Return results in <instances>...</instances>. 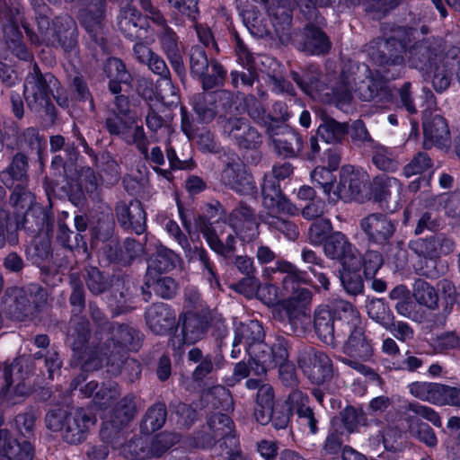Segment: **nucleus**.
<instances>
[{"instance_id":"16","label":"nucleus","mask_w":460,"mask_h":460,"mask_svg":"<svg viewBox=\"0 0 460 460\" xmlns=\"http://www.w3.org/2000/svg\"><path fill=\"white\" fill-rule=\"evenodd\" d=\"M48 77L50 76L48 75L43 76L39 67L34 65L32 71L28 74L25 79L23 91L25 100L28 106L37 112L43 111L49 113L52 110L47 84Z\"/></svg>"},{"instance_id":"39","label":"nucleus","mask_w":460,"mask_h":460,"mask_svg":"<svg viewBox=\"0 0 460 460\" xmlns=\"http://www.w3.org/2000/svg\"><path fill=\"white\" fill-rule=\"evenodd\" d=\"M302 44V49L312 55L325 53L330 49V42L325 34L314 26H307L305 29Z\"/></svg>"},{"instance_id":"9","label":"nucleus","mask_w":460,"mask_h":460,"mask_svg":"<svg viewBox=\"0 0 460 460\" xmlns=\"http://www.w3.org/2000/svg\"><path fill=\"white\" fill-rule=\"evenodd\" d=\"M411 250L420 258L425 260V266L420 269L422 275L428 278H437L439 274L437 269V259L442 254H448L454 250V242L442 235L429 238H417L410 243Z\"/></svg>"},{"instance_id":"34","label":"nucleus","mask_w":460,"mask_h":460,"mask_svg":"<svg viewBox=\"0 0 460 460\" xmlns=\"http://www.w3.org/2000/svg\"><path fill=\"white\" fill-rule=\"evenodd\" d=\"M230 225L236 234L243 239L252 238L257 231V224L250 208L241 205L230 215Z\"/></svg>"},{"instance_id":"45","label":"nucleus","mask_w":460,"mask_h":460,"mask_svg":"<svg viewBox=\"0 0 460 460\" xmlns=\"http://www.w3.org/2000/svg\"><path fill=\"white\" fill-rule=\"evenodd\" d=\"M361 266L362 261L360 260V266L358 268L353 269L349 265H346L342 266V270H341V282L345 290L351 295L359 294L363 290V280L359 274Z\"/></svg>"},{"instance_id":"53","label":"nucleus","mask_w":460,"mask_h":460,"mask_svg":"<svg viewBox=\"0 0 460 460\" xmlns=\"http://www.w3.org/2000/svg\"><path fill=\"white\" fill-rule=\"evenodd\" d=\"M75 185L79 192L76 198L78 200L85 193L92 195L97 189V181L93 171L89 167L83 168L78 174Z\"/></svg>"},{"instance_id":"60","label":"nucleus","mask_w":460,"mask_h":460,"mask_svg":"<svg viewBox=\"0 0 460 460\" xmlns=\"http://www.w3.org/2000/svg\"><path fill=\"white\" fill-rule=\"evenodd\" d=\"M383 264L382 255L374 251L367 252L363 259L364 272L367 278H372Z\"/></svg>"},{"instance_id":"58","label":"nucleus","mask_w":460,"mask_h":460,"mask_svg":"<svg viewBox=\"0 0 460 460\" xmlns=\"http://www.w3.org/2000/svg\"><path fill=\"white\" fill-rule=\"evenodd\" d=\"M431 166V160L424 153H419L412 160L404 167L403 173L406 177L422 173Z\"/></svg>"},{"instance_id":"46","label":"nucleus","mask_w":460,"mask_h":460,"mask_svg":"<svg viewBox=\"0 0 460 460\" xmlns=\"http://www.w3.org/2000/svg\"><path fill=\"white\" fill-rule=\"evenodd\" d=\"M429 345L437 354L460 349V336L455 332H446L432 337Z\"/></svg>"},{"instance_id":"18","label":"nucleus","mask_w":460,"mask_h":460,"mask_svg":"<svg viewBox=\"0 0 460 460\" xmlns=\"http://www.w3.org/2000/svg\"><path fill=\"white\" fill-rule=\"evenodd\" d=\"M343 305H350L348 302H340L334 313L325 307L316 310L314 315V328L319 338L327 345L335 346L337 340L341 337V327L338 322L343 311Z\"/></svg>"},{"instance_id":"63","label":"nucleus","mask_w":460,"mask_h":460,"mask_svg":"<svg viewBox=\"0 0 460 460\" xmlns=\"http://www.w3.org/2000/svg\"><path fill=\"white\" fill-rule=\"evenodd\" d=\"M402 431L398 428L389 427L385 429L383 434V443L386 450L397 451L402 447L400 441Z\"/></svg>"},{"instance_id":"49","label":"nucleus","mask_w":460,"mask_h":460,"mask_svg":"<svg viewBox=\"0 0 460 460\" xmlns=\"http://www.w3.org/2000/svg\"><path fill=\"white\" fill-rule=\"evenodd\" d=\"M373 164L382 171L394 172L398 169L399 162L394 150L385 146H376L372 156Z\"/></svg>"},{"instance_id":"15","label":"nucleus","mask_w":460,"mask_h":460,"mask_svg":"<svg viewBox=\"0 0 460 460\" xmlns=\"http://www.w3.org/2000/svg\"><path fill=\"white\" fill-rule=\"evenodd\" d=\"M298 366L314 384H323L332 375V364L326 353L307 347L299 352Z\"/></svg>"},{"instance_id":"54","label":"nucleus","mask_w":460,"mask_h":460,"mask_svg":"<svg viewBox=\"0 0 460 460\" xmlns=\"http://www.w3.org/2000/svg\"><path fill=\"white\" fill-rule=\"evenodd\" d=\"M393 318L392 316L389 321L380 318L381 325L401 341L411 340L413 338V331L410 325L402 321L394 322Z\"/></svg>"},{"instance_id":"30","label":"nucleus","mask_w":460,"mask_h":460,"mask_svg":"<svg viewBox=\"0 0 460 460\" xmlns=\"http://www.w3.org/2000/svg\"><path fill=\"white\" fill-rule=\"evenodd\" d=\"M27 158L22 154L14 155L11 165L1 172L2 182L9 189H13L18 195L24 190L27 182Z\"/></svg>"},{"instance_id":"26","label":"nucleus","mask_w":460,"mask_h":460,"mask_svg":"<svg viewBox=\"0 0 460 460\" xmlns=\"http://www.w3.org/2000/svg\"><path fill=\"white\" fill-rule=\"evenodd\" d=\"M33 447L26 440L18 441L5 429H0V460H32Z\"/></svg>"},{"instance_id":"22","label":"nucleus","mask_w":460,"mask_h":460,"mask_svg":"<svg viewBox=\"0 0 460 460\" xmlns=\"http://www.w3.org/2000/svg\"><path fill=\"white\" fill-rule=\"evenodd\" d=\"M323 250L327 257L340 261L342 266L349 265L353 269L360 266V257L356 249L341 232L333 233L325 240Z\"/></svg>"},{"instance_id":"64","label":"nucleus","mask_w":460,"mask_h":460,"mask_svg":"<svg viewBox=\"0 0 460 460\" xmlns=\"http://www.w3.org/2000/svg\"><path fill=\"white\" fill-rule=\"evenodd\" d=\"M288 358V352L287 351V357L283 360H276L275 365L270 367L269 369L279 367L282 381L286 385H292L296 383V377L294 366L287 362Z\"/></svg>"},{"instance_id":"62","label":"nucleus","mask_w":460,"mask_h":460,"mask_svg":"<svg viewBox=\"0 0 460 460\" xmlns=\"http://www.w3.org/2000/svg\"><path fill=\"white\" fill-rule=\"evenodd\" d=\"M444 405L460 408V387L442 385L438 406Z\"/></svg>"},{"instance_id":"3","label":"nucleus","mask_w":460,"mask_h":460,"mask_svg":"<svg viewBox=\"0 0 460 460\" xmlns=\"http://www.w3.org/2000/svg\"><path fill=\"white\" fill-rule=\"evenodd\" d=\"M376 45L379 49L377 52L371 50L372 46L369 47L368 55L371 59L379 66L399 67V72L404 65L402 52L408 58L410 66L420 70L432 68L434 62L438 58L425 41L415 44L407 51L404 50L402 42L394 39L380 40Z\"/></svg>"},{"instance_id":"17","label":"nucleus","mask_w":460,"mask_h":460,"mask_svg":"<svg viewBox=\"0 0 460 460\" xmlns=\"http://www.w3.org/2000/svg\"><path fill=\"white\" fill-rule=\"evenodd\" d=\"M396 227V222L382 213L369 214L360 221V228L368 242L380 246L390 243Z\"/></svg>"},{"instance_id":"61","label":"nucleus","mask_w":460,"mask_h":460,"mask_svg":"<svg viewBox=\"0 0 460 460\" xmlns=\"http://www.w3.org/2000/svg\"><path fill=\"white\" fill-rule=\"evenodd\" d=\"M367 307L368 315L379 324H381L380 318L389 321L393 316L382 299L372 300Z\"/></svg>"},{"instance_id":"29","label":"nucleus","mask_w":460,"mask_h":460,"mask_svg":"<svg viewBox=\"0 0 460 460\" xmlns=\"http://www.w3.org/2000/svg\"><path fill=\"white\" fill-rule=\"evenodd\" d=\"M424 146H438L446 147L449 144V129L446 119L439 114L431 119H425L423 122Z\"/></svg>"},{"instance_id":"12","label":"nucleus","mask_w":460,"mask_h":460,"mask_svg":"<svg viewBox=\"0 0 460 460\" xmlns=\"http://www.w3.org/2000/svg\"><path fill=\"white\" fill-rule=\"evenodd\" d=\"M190 66L191 74L201 79L205 90L220 85L226 74L223 66L216 60L208 62L204 49L199 46H194L190 49Z\"/></svg>"},{"instance_id":"38","label":"nucleus","mask_w":460,"mask_h":460,"mask_svg":"<svg viewBox=\"0 0 460 460\" xmlns=\"http://www.w3.org/2000/svg\"><path fill=\"white\" fill-rule=\"evenodd\" d=\"M199 227L214 252L225 257L229 256L234 252L235 239L232 234H228L226 243H223L214 230L201 217H199Z\"/></svg>"},{"instance_id":"47","label":"nucleus","mask_w":460,"mask_h":460,"mask_svg":"<svg viewBox=\"0 0 460 460\" xmlns=\"http://www.w3.org/2000/svg\"><path fill=\"white\" fill-rule=\"evenodd\" d=\"M413 296L415 300L429 309L438 305V296L435 289L426 281L417 279L413 285Z\"/></svg>"},{"instance_id":"59","label":"nucleus","mask_w":460,"mask_h":460,"mask_svg":"<svg viewBox=\"0 0 460 460\" xmlns=\"http://www.w3.org/2000/svg\"><path fill=\"white\" fill-rule=\"evenodd\" d=\"M260 281L253 276H247L243 278L236 284L233 285L232 288L236 292L243 295L248 298L258 296L260 290Z\"/></svg>"},{"instance_id":"32","label":"nucleus","mask_w":460,"mask_h":460,"mask_svg":"<svg viewBox=\"0 0 460 460\" xmlns=\"http://www.w3.org/2000/svg\"><path fill=\"white\" fill-rule=\"evenodd\" d=\"M80 391L85 397H93L94 404L101 409L110 406L120 394L115 383L103 384L99 387L96 382L90 381L80 387Z\"/></svg>"},{"instance_id":"48","label":"nucleus","mask_w":460,"mask_h":460,"mask_svg":"<svg viewBox=\"0 0 460 460\" xmlns=\"http://www.w3.org/2000/svg\"><path fill=\"white\" fill-rule=\"evenodd\" d=\"M334 171L324 166H317L311 172V179L314 182L317 183L323 190L329 202L332 203V196L333 190H335L334 183L336 182V176Z\"/></svg>"},{"instance_id":"25","label":"nucleus","mask_w":460,"mask_h":460,"mask_svg":"<svg viewBox=\"0 0 460 460\" xmlns=\"http://www.w3.org/2000/svg\"><path fill=\"white\" fill-rule=\"evenodd\" d=\"M222 181L234 191L241 194H251L255 189L254 181L245 166L240 161L228 164L221 174Z\"/></svg>"},{"instance_id":"4","label":"nucleus","mask_w":460,"mask_h":460,"mask_svg":"<svg viewBox=\"0 0 460 460\" xmlns=\"http://www.w3.org/2000/svg\"><path fill=\"white\" fill-rule=\"evenodd\" d=\"M277 271L287 274L283 279V286L290 295L282 305L287 312L289 323L291 324H296L297 321L304 323L307 319L305 305L311 300V292L300 285L305 283L307 274L297 270L289 261L279 260L275 267L265 268L263 275L269 278Z\"/></svg>"},{"instance_id":"6","label":"nucleus","mask_w":460,"mask_h":460,"mask_svg":"<svg viewBox=\"0 0 460 460\" xmlns=\"http://www.w3.org/2000/svg\"><path fill=\"white\" fill-rule=\"evenodd\" d=\"M96 419L86 409L77 408L66 411L62 409L52 411L46 415V425L52 431H60L62 438L69 444H78L86 438L88 431Z\"/></svg>"},{"instance_id":"35","label":"nucleus","mask_w":460,"mask_h":460,"mask_svg":"<svg viewBox=\"0 0 460 460\" xmlns=\"http://www.w3.org/2000/svg\"><path fill=\"white\" fill-rule=\"evenodd\" d=\"M166 232L172 236L177 243L184 250L187 256L190 260H199L205 268L208 269L210 274H213L212 269L209 265V261L207 252L202 248L195 247L194 251L191 250L189 241L184 234L181 233L180 226L173 220H167L164 224Z\"/></svg>"},{"instance_id":"13","label":"nucleus","mask_w":460,"mask_h":460,"mask_svg":"<svg viewBox=\"0 0 460 460\" xmlns=\"http://www.w3.org/2000/svg\"><path fill=\"white\" fill-rule=\"evenodd\" d=\"M367 180L368 175L363 169L350 164L343 165L340 171L339 183L331 195L332 203L358 199Z\"/></svg>"},{"instance_id":"44","label":"nucleus","mask_w":460,"mask_h":460,"mask_svg":"<svg viewBox=\"0 0 460 460\" xmlns=\"http://www.w3.org/2000/svg\"><path fill=\"white\" fill-rule=\"evenodd\" d=\"M346 131V124L326 118L318 126L317 135L326 143H336L342 139Z\"/></svg>"},{"instance_id":"33","label":"nucleus","mask_w":460,"mask_h":460,"mask_svg":"<svg viewBox=\"0 0 460 460\" xmlns=\"http://www.w3.org/2000/svg\"><path fill=\"white\" fill-rule=\"evenodd\" d=\"M146 320L155 333L162 334L173 326L175 314L164 303L154 304L146 310Z\"/></svg>"},{"instance_id":"24","label":"nucleus","mask_w":460,"mask_h":460,"mask_svg":"<svg viewBox=\"0 0 460 460\" xmlns=\"http://www.w3.org/2000/svg\"><path fill=\"white\" fill-rule=\"evenodd\" d=\"M208 427L214 439H224L226 447V455L230 457L238 453V439L234 434V423L229 416L226 414H215L208 420Z\"/></svg>"},{"instance_id":"7","label":"nucleus","mask_w":460,"mask_h":460,"mask_svg":"<svg viewBox=\"0 0 460 460\" xmlns=\"http://www.w3.org/2000/svg\"><path fill=\"white\" fill-rule=\"evenodd\" d=\"M140 3L146 12V17H143L136 8L128 6L120 12L118 25L126 37L151 43L155 40V32L150 29L147 20H151L157 26H164L165 20L160 11L152 5L150 0H141Z\"/></svg>"},{"instance_id":"37","label":"nucleus","mask_w":460,"mask_h":460,"mask_svg":"<svg viewBox=\"0 0 460 460\" xmlns=\"http://www.w3.org/2000/svg\"><path fill=\"white\" fill-rule=\"evenodd\" d=\"M164 25H165V23ZM162 27L164 28V31L161 39L163 49L173 69L181 75L184 72V66L182 64L181 49L177 42V37L171 29L164 26Z\"/></svg>"},{"instance_id":"52","label":"nucleus","mask_w":460,"mask_h":460,"mask_svg":"<svg viewBox=\"0 0 460 460\" xmlns=\"http://www.w3.org/2000/svg\"><path fill=\"white\" fill-rule=\"evenodd\" d=\"M432 84L437 92H443L448 88L451 82V72L443 59L438 58L433 64Z\"/></svg>"},{"instance_id":"19","label":"nucleus","mask_w":460,"mask_h":460,"mask_svg":"<svg viewBox=\"0 0 460 460\" xmlns=\"http://www.w3.org/2000/svg\"><path fill=\"white\" fill-rule=\"evenodd\" d=\"M402 190V184L394 177L381 175L374 178L372 181L371 192L374 199L390 211H395L401 206Z\"/></svg>"},{"instance_id":"1","label":"nucleus","mask_w":460,"mask_h":460,"mask_svg":"<svg viewBox=\"0 0 460 460\" xmlns=\"http://www.w3.org/2000/svg\"><path fill=\"white\" fill-rule=\"evenodd\" d=\"M338 323L341 337L348 336L342 347L344 356L339 357V360L363 376L375 375L366 365L373 358L374 350L371 341L365 334L358 310L352 305H343Z\"/></svg>"},{"instance_id":"50","label":"nucleus","mask_w":460,"mask_h":460,"mask_svg":"<svg viewBox=\"0 0 460 460\" xmlns=\"http://www.w3.org/2000/svg\"><path fill=\"white\" fill-rule=\"evenodd\" d=\"M165 420V406L164 404H156L147 411L142 423V429L145 432H154L164 426Z\"/></svg>"},{"instance_id":"28","label":"nucleus","mask_w":460,"mask_h":460,"mask_svg":"<svg viewBox=\"0 0 460 460\" xmlns=\"http://www.w3.org/2000/svg\"><path fill=\"white\" fill-rule=\"evenodd\" d=\"M146 64L153 73L162 77L160 84V87L162 88L159 93L161 102L168 106L178 104L179 97L176 89L173 87L169 78L170 72L165 62L155 54Z\"/></svg>"},{"instance_id":"36","label":"nucleus","mask_w":460,"mask_h":460,"mask_svg":"<svg viewBox=\"0 0 460 460\" xmlns=\"http://www.w3.org/2000/svg\"><path fill=\"white\" fill-rule=\"evenodd\" d=\"M104 71L110 79L109 88L111 92L117 94L122 91V84H128L130 75L126 71L121 60L111 58H109L104 66Z\"/></svg>"},{"instance_id":"11","label":"nucleus","mask_w":460,"mask_h":460,"mask_svg":"<svg viewBox=\"0 0 460 460\" xmlns=\"http://www.w3.org/2000/svg\"><path fill=\"white\" fill-rule=\"evenodd\" d=\"M118 398L107 408H102L104 412L101 416L102 427V437L110 439L111 436L119 432L127 426L135 417L137 412L136 397L128 394L119 401Z\"/></svg>"},{"instance_id":"51","label":"nucleus","mask_w":460,"mask_h":460,"mask_svg":"<svg viewBox=\"0 0 460 460\" xmlns=\"http://www.w3.org/2000/svg\"><path fill=\"white\" fill-rule=\"evenodd\" d=\"M341 423L343 430H341V434H343L344 431L352 433L357 431L360 426L365 425L366 417L361 410L348 406L341 412Z\"/></svg>"},{"instance_id":"23","label":"nucleus","mask_w":460,"mask_h":460,"mask_svg":"<svg viewBox=\"0 0 460 460\" xmlns=\"http://www.w3.org/2000/svg\"><path fill=\"white\" fill-rule=\"evenodd\" d=\"M223 134L243 148H254L261 143V136L244 119L230 118L221 120Z\"/></svg>"},{"instance_id":"43","label":"nucleus","mask_w":460,"mask_h":460,"mask_svg":"<svg viewBox=\"0 0 460 460\" xmlns=\"http://www.w3.org/2000/svg\"><path fill=\"white\" fill-rule=\"evenodd\" d=\"M206 328V323L199 316L193 314H185L182 323L184 341L195 343L199 341L203 337Z\"/></svg>"},{"instance_id":"14","label":"nucleus","mask_w":460,"mask_h":460,"mask_svg":"<svg viewBox=\"0 0 460 460\" xmlns=\"http://www.w3.org/2000/svg\"><path fill=\"white\" fill-rule=\"evenodd\" d=\"M358 74L366 75L365 80H360L357 83L355 77H350L345 72L342 73L341 84L340 86L341 101L344 102H349L351 98V93L354 92L358 97L363 101H370L378 95L379 91L383 90L384 84L381 81H376L370 76V71L367 66L362 65L357 66Z\"/></svg>"},{"instance_id":"21","label":"nucleus","mask_w":460,"mask_h":460,"mask_svg":"<svg viewBox=\"0 0 460 460\" xmlns=\"http://www.w3.org/2000/svg\"><path fill=\"white\" fill-rule=\"evenodd\" d=\"M178 441L174 434L161 433L156 435L151 441L137 438L128 443L127 447L135 459L142 460L151 456H160Z\"/></svg>"},{"instance_id":"56","label":"nucleus","mask_w":460,"mask_h":460,"mask_svg":"<svg viewBox=\"0 0 460 460\" xmlns=\"http://www.w3.org/2000/svg\"><path fill=\"white\" fill-rule=\"evenodd\" d=\"M332 230V224L328 219L320 218L314 222L309 228L308 236L313 244L319 245L327 239Z\"/></svg>"},{"instance_id":"57","label":"nucleus","mask_w":460,"mask_h":460,"mask_svg":"<svg viewBox=\"0 0 460 460\" xmlns=\"http://www.w3.org/2000/svg\"><path fill=\"white\" fill-rule=\"evenodd\" d=\"M291 75L293 80L305 93L312 97L314 96V93L318 90V74L316 72L305 73L303 75H300L296 72H292Z\"/></svg>"},{"instance_id":"40","label":"nucleus","mask_w":460,"mask_h":460,"mask_svg":"<svg viewBox=\"0 0 460 460\" xmlns=\"http://www.w3.org/2000/svg\"><path fill=\"white\" fill-rule=\"evenodd\" d=\"M178 261L179 256L174 252L161 245L148 261L147 276H150L152 271H168L173 269Z\"/></svg>"},{"instance_id":"20","label":"nucleus","mask_w":460,"mask_h":460,"mask_svg":"<svg viewBox=\"0 0 460 460\" xmlns=\"http://www.w3.org/2000/svg\"><path fill=\"white\" fill-rule=\"evenodd\" d=\"M137 119L136 114H129L127 120L109 118L106 120V127L111 134L120 136L128 144H135L139 151L146 155L147 147L144 128L136 124Z\"/></svg>"},{"instance_id":"5","label":"nucleus","mask_w":460,"mask_h":460,"mask_svg":"<svg viewBox=\"0 0 460 460\" xmlns=\"http://www.w3.org/2000/svg\"><path fill=\"white\" fill-rule=\"evenodd\" d=\"M262 205L267 210L261 214V220L270 227L280 231L288 240H296L298 236L297 226L290 221L283 219L281 215H294L296 208L282 196L279 185L271 178L265 177L261 185Z\"/></svg>"},{"instance_id":"42","label":"nucleus","mask_w":460,"mask_h":460,"mask_svg":"<svg viewBox=\"0 0 460 460\" xmlns=\"http://www.w3.org/2000/svg\"><path fill=\"white\" fill-rule=\"evenodd\" d=\"M105 14V0H93L87 8L81 12L80 18L83 25L93 33L101 27Z\"/></svg>"},{"instance_id":"10","label":"nucleus","mask_w":460,"mask_h":460,"mask_svg":"<svg viewBox=\"0 0 460 460\" xmlns=\"http://www.w3.org/2000/svg\"><path fill=\"white\" fill-rule=\"evenodd\" d=\"M24 30L30 40L34 43L48 42L50 44L58 43L66 48L74 46V32L75 23L74 20L68 16L57 17L52 23V27H49L47 18L40 17L38 21V26L40 36L34 35L32 31L22 23Z\"/></svg>"},{"instance_id":"2","label":"nucleus","mask_w":460,"mask_h":460,"mask_svg":"<svg viewBox=\"0 0 460 460\" xmlns=\"http://www.w3.org/2000/svg\"><path fill=\"white\" fill-rule=\"evenodd\" d=\"M234 333V345L243 344L250 358V367L258 376L265 374L276 360H283L287 357V342L279 340L269 347L263 342V328L257 321L240 323Z\"/></svg>"},{"instance_id":"31","label":"nucleus","mask_w":460,"mask_h":460,"mask_svg":"<svg viewBox=\"0 0 460 460\" xmlns=\"http://www.w3.org/2000/svg\"><path fill=\"white\" fill-rule=\"evenodd\" d=\"M136 336V331L127 325H120L114 331V341L113 349H108L110 355L106 351L102 352L107 365L119 367V364L122 363L123 354L122 352L126 349H129Z\"/></svg>"},{"instance_id":"8","label":"nucleus","mask_w":460,"mask_h":460,"mask_svg":"<svg viewBox=\"0 0 460 460\" xmlns=\"http://www.w3.org/2000/svg\"><path fill=\"white\" fill-rule=\"evenodd\" d=\"M420 419H424L437 428L442 427V420L434 409L419 402H410L404 410V420L410 435L430 448L438 445L434 429Z\"/></svg>"},{"instance_id":"41","label":"nucleus","mask_w":460,"mask_h":460,"mask_svg":"<svg viewBox=\"0 0 460 460\" xmlns=\"http://www.w3.org/2000/svg\"><path fill=\"white\" fill-rule=\"evenodd\" d=\"M443 384L431 382H413L408 385L410 394L420 401L434 405L439 404Z\"/></svg>"},{"instance_id":"27","label":"nucleus","mask_w":460,"mask_h":460,"mask_svg":"<svg viewBox=\"0 0 460 460\" xmlns=\"http://www.w3.org/2000/svg\"><path fill=\"white\" fill-rule=\"evenodd\" d=\"M116 216L119 224L125 229H131L137 234L146 229V213L137 200H132L128 205L119 203L116 208Z\"/></svg>"},{"instance_id":"55","label":"nucleus","mask_w":460,"mask_h":460,"mask_svg":"<svg viewBox=\"0 0 460 460\" xmlns=\"http://www.w3.org/2000/svg\"><path fill=\"white\" fill-rule=\"evenodd\" d=\"M146 284L153 288L155 294L163 298L172 297L177 289V284L170 277H161L156 280H151L148 277Z\"/></svg>"}]
</instances>
